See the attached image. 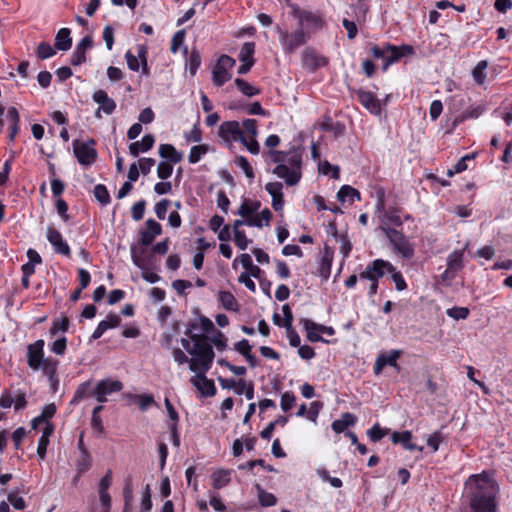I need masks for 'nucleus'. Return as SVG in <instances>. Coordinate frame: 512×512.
<instances>
[{
	"label": "nucleus",
	"mask_w": 512,
	"mask_h": 512,
	"mask_svg": "<svg viewBox=\"0 0 512 512\" xmlns=\"http://www.w3.org/2000/svg\"><path fill=\"white\" fill-rule=\"evenodd\" d=\"M466 487L470 512H497L499 487L488 473L470 476Z\"/></svg>",
	"instance_id": "nucleus-1"
},
{
	"label": "nucleus",
	"mask_w": 512,
	"mask_h": 512,
	"mask_svg": "<svg viewBox=\"0 0 512 512\" xmlns=\"http://www.w3.org/2000/svg\"><path fill=\"white\" fill-rule=\"evenodd\" d=\"M268 156L274 164L273 174L285 181L288 186L296 185L302 177V152L292 147L288 151L270 150Z\"/></svg>",
	"instance_id": "nucleus-2"
},
{
	"label": "nucleus",
	"mask_w": 512,
	"mask_h": 512,
	"mask_svg": "<svg viewBox=\"0 0 512 512\" xmlns=\"http://www.w3.org/2000/svg\"><path fill=\"white\" fill-rule=\"evenodd\" d=\"M185 335L190 337L194 343L190 355L193 357L190 359V370L198 371L199 368H203L204 371H209L215 354L212 345L208 342L207 336L203 334H192L191 330H187Z\"/></svg>",
	"instance_id": "nucleus-3"
},
{
	"label": "nucleus",
	"mask_w": 512,
	"mask_h": 512,
	"mask_svg": "<svg viewBox=\"0 0 512 512\" xmlns=\"http://www.w3.org/2000/svg\"><path fill=\"white\" fill-rule=\"evenodd\" d=\"M395 270V267L387 260L375 259L369 263L365 270L359 274V279L369 281L368 296L373 297L378 290L379 279L385 274Z\"/></svg>",
	"instance_id": "nucleus-4"
},
{
	"label": "nucleus",
	"mask_w": 512,
	"mask_h": 512,
	"mask_svg": "<svg viewBox=\"0 0 512 512\" xmlns=\"http://www.w3.org/2000/svg\"><path fill=\"white\" fill-rule=\"evenodd\" d=\"M380 229L385 233L395 252L400 254L405 259H410L413 257L414 248L409 242L408 238L401 231L384 226H380Z\"/></svg>",
	"instance_id": "nucleus-5"
},
{
	"label": "nucleus",
	"mask_w": 512,
	"mask_h": 512,
	"mask_svg": "<svg viewBox=\"0 0 512 512\" xmlns=\"http://www.w3.org/2000/svg\"><path fill=\"white\" fill-rule=\"evenodd\" d=\"M278 33L282 49L286 53H294L299 47L305 45L310 38L309 32L300 27L293 32L278 29Z\"/></svg>",
	"instance_id": "nucleus-6"
},
{
	"label": "nucleus",
	"mask_w": 512,
	"mask_h": 512,
	"mask_svg": "<svg viewBox=\"0 0 512 512\" xmlns=\"http://www.w3.org/2000/svg\"><path fill=\"white\" fill-rule=\"evenodd\" d=\"M377 203L375 205L376 214L381 220V226L390 227L389 223H393L396 226H401L403 224V220L399 214V210L396 208H391L389 210L385 209V201H384V191L379 190L377 192Z\"/></svg>",
	"instance_id": "nucleus-7"
},
{
	"label": "nucleus",
	"mask_w": 512,
	"mask_h": 512,
	"mask_svg": "<svg viewBox=\"0 0 512 512\" xmlns=\"http://www.w3.org/2000/svg\"><path fill=\"white\" fill-rule=\"evenodd\" d=\"M292 15L298 19L299 27L303 30L308 28L321 29L324 26L322 17L310 11L302 10L297 5H290Z\"/></svg>",
	"instance_id": "nucleus-8"
},
{
	"label": "nucleus",
	"mask_w": 512,
	"mask_h": 512,
	"mask_svg": "<svg viewBox=\"0 0 512 512\" xmlns=\"http://www.w3.org/2000/svg\"><path fill=\"white\" fill-rule=\"evenodd\" d=\"M94 145L95 142L93 140L89 142H79L75 140L73 142L74 155L81 165L90 166L96 160L97 151Z\"/></svg>",
	"instance_id": "nucleus-9"
},
{
	"label": "nucleus",
	"mask_w": 512,
	"mask_h": 512,
	"mask_svg": "<svg viewBox=\"0 0 512 512\" xmlns=\"http://www.w3.org/2000/svg\"><path fill=\"white\" fill-rule=\"evenodd\" d=\"M123 384L119 380H113L110 378L99 381L93 390V396L100 403L107 402V396L121 391Z\"/></svg>",
	"instance_id": "nucleus-10"
},
{
	"label": "nucleus",
	"mask_w": 512,
	"mask_h": 512,
	"mask_svg": "<svg viewBox=\"0 0 512 512\" xmlns=\"http://www.w3.org/2000/svg\"><path fill=\"white\" fill-rule=\"evenodd\" d=\"M195 375L191 377L190 382L197 390L205 397H211L216 394V387L213 380L206 377L208 371H204L203 368H199L198 371H193Z\"/></svg>",
	"instance_id": "nucleus-11"
},
{
	"label": "nucleus",
	"mask_w": 512,
	"mask_h": 512,
	"mask_svg": "<svg viewBox=\"0 0 512 512\" xmlns=\"http://www.w3.org/2000/svg\"><path fill=\"white\" fill-rule=\"evenodd\" d=\"M44 340L39 339L27 347V363L32 370H39L46 359L44 357Z\"/></svg>",
	"instance_id": "nucleus-12"
},
{
	"label": "nucleus",
	"mask_w": 512,
	"mask_h": 512,
	"mask_svg": "<svg viewBox=\"0 0 512 512\" xmlns=\"http://www.w3.org/2000/svg\"><path fill=\"white\" fill-rule=\"evenodd\" d=\"M243 134L240 124L237 121H225L219 126L218 135L227 143L240 141Z\"/></svg>",
	"instance_id": "nucleus-13"
},
{
	"label": "nucleus",
	"mask_w": 512,
	"mask_h": 512,
	"mask_svg": "<svg viewBox=\"0 0 512 512\" xmlns=\"http://www.w3.org/2000/svg\"><path fill=\"white\" fill-rule=\"evenodd\" d=\"M303 67L311 72L324 67L328 64V60L323 55H320L312 48H306L302 52Z\"/></svg>",
	"instance_id": "nucleus-14"
},
{
	"label": "nucleus",
	"mask_w": 512,
	"mask_h": 512,
	"mask_svg": "<svg viewBox=\"0 0 512 512\" xmlns=\"http://www.w3.org/2000/svg\"><path fill=\"white\" fill-rule=\"evenodd\" d=\"M413 53L412 46L402 45V46H394L391 44H387V55H385V61L382 69L386 71L388 67L398 62L402 57L406 55H410Z\"/></svg>",
	"instance_id": "nucleus-15"
},
{
	"label": "nucleus",
	"mask_w": 512,
	"mask_h": 512,
	"mask_svg": "<svg viewBox=\"0 0 512 512\" xmlns=\"http://www.w3.org/2000/svg\"><path fill=\"white\" fill-rule=\"evenodd\" d=\"M402 352L400 350H392L389 353H380L374 363L373 371L375 375H379L385 366L398 368L397 360L400 358Z\"/></svg>",
	"instance_id": "nucleus-16"
},
{
	"label": "nucleus",
	"mask_w": 512,
	"mask_h": 512,
	"mask_svg": "<svg viewBox=\"0 0 512 512\" xmlns=\"http://www.w3.org/2000/svg\"><path fill=\"white\" fill-rule=\"evenodd\" d=\"M47 240L53 246L56 253L70 257L71 250L61 233L53 227L47 228Z\"/></svg>",
	"instance_id": "nucleus-17"
},
{
	"label": "nucleus",
	"mask_w": 512,
	"mask_h": 512,
	"mask_svg": "<svg viewBox=\"0 0 512 512\" xmlns=\"http://www.w3.org/2000/svg\"><path fill=\"white\" fill-rule=\"evenodd\" d=\"M359 102L372 114L380 115L382 113V106L380 100L376 95L370 91L359 89L357 91Z\"/></svg>",
	"instance_id": "nucleus-18"
},
{
	"label": "nucleus",
	"mask_w": 512,
	"mask_h": 512,
	"mask_svg": "<svg viewBox=\"0 0 512 512\" xmlns=\"http://www.w3.org/2000/svg\"><path fill=\"white\" fill-rule=\"evenodd\" d=\"M161 233V225L154 219H148L145 223V229L140 232V243L143 246H149Z\"/></svg>",
	"instance_id": "nucleus-19"
},
{
	"label": "nucleus",
	"mask_w": 512,
	"mask_h": 512,
	"mask_svg": "<svg viewBox=\"0 0 512 512\" xmlns=\"http://www.w3.org/2000/svg\"><path fill=\"white\" fill-rule=\"evenodd\" d=\"M92 45L93 40L90 36L83 37L71 55V64L78 66L84 63L86 61V50L91 48Z\"/></svg>",
	"instance_id": "nucleus-20"
},
{
	"label": "nucleus",
	"mask_w": 512,
	"mask_h": 512,
	"mask_svg": "<svg viewBox=\"0 0 512 512\" xmlns=\"http://www.w3.org/2000/svg\"><path fill=\"white\" fill-rule=\"evenodd\" d=\"M283 185L280 182H269L265 185V190L272 198V207L275 211H280L283 208Z\"/></svg>",
	"instance_id": "nucleus-21"
},
{
	"label": "nucleus",
	"mask_w": 512,
	"mask_h": 512,
	"mask_svg": "<svg viewBox=\"0 0 512 512\" xmlns=\"http://www.w3.org/2000/svg\"><path fill=\"white\" fill-rule=\"evenodd\" d=\"M92 99L99 104V108L107 115H110L116 109V102L108 96L104 90H97L93 93Z\"/></svg>",
	"instance_id": "nucleus-22"
},
{
	"label": "nucleus",
	"mask_w": 512,
	"mask_h": 512,
	"mask_svg": "<svg viewBox=\"0 0 512 512\" xmlns=\"http://www.w3.org/2000/svg\"><path fill=\"white\" fill-rule=\"evenodd\" d=\"M412 433L410 431L394 432L391 435V440L394 444H401L404 449L413 451H423L422 446H417L411 442Z\"/></svg>",
	"instance_id": "nucleus-23"
},
{
	"label": "nucleus",
	"mask_w": 512,
	"mask_h": 512,
	"mask_svg": "<svg viewBox=\"0 0 512 512\" xmlns=\"http://www.w3.org/2000/svg\"><path fill=\"white\" fill-rule=\"evenodd\" d=\"M300 324L303 325V328L305 329L307 334V339L310 342L328 343V341L321 336V332L319 331V326L317 323L313 322L312 320L302 318L300 320Z\"/></svg>",
	"instance_id": "nucleus-24"
},
{
	"label": "nucleus",
	"mask_w": 512,
	"mask_h": 512,
	"mask_svg": "<svg viewBox=\"0 0 512 512\" xmlns=\"http://www.w3.org/2000/svg\"><path fill=\"white\" fill-rule=\"evenodd\" d=\"M155 143V139L153 135L146 134L143 136L141 141L133 142L129 145V153L137 157L140 152H147L149 151Z\"/></svg>",
	"instance_id": "nucleus-25"
},
{
	"label": "nucleus",
	"mask_w": 512,
	"mask_h": 512,
	"mask_svg": "<svg viewBox=\"0 0 512 512\" xmlns=\"http://www.w3.org/2000/svg\"><path fill=\"white\" fill-rule=\"evenodd\" d=\"M357 422L355 415L349 412H345L337 420H334L331 424V428L335 433H343L348 427L354 426Z\"/></svg>",
	"instance_id": "nucleus-26"
},
{
	"label": "nucleus",
	"mask_w": 512,
	"mask_h": 512,
	"mask_svg": "<svg viewBox=\"0 0 512 512\" xmlns=\"http://www.w3.org/2000/svg\"><path fill=\"white\" fill-rule=\"evenodd\" d=\"M271 219V211L265 208L260 213L257 212L253 216L248 217L246 226L262 228L263 226H269Z\"/></svg>",
	"instance_id": "nucleus-27"
},
{
	"label": "nucleus",
	"mask_w": 512,
	"mask_h": 512,
	"mask_svg": "<svg viewBox=\"0 0 512 512\" xmlns=\"http://www.w3.org/2000/svg\"><path fill=\"white\" fill-rule=\"evenodd\" d=\"M158 152L162 158L167 159V162L172 164H177L183 159V154L177 151L171 144H161Z\"/></svg>",
	"instance_id": "nucleus-28"
},
{
	"label": "nucleus",
	"mask_w": 512,
	"mask_h": 512,
	"mask_svg": "<svg viewBox=\"0 0 512 512\" xmlns=\"http://www.w3.org/2000/svg\"><path fill=\"white\" fill-rule=\"evenodd\" d=\"M261 208V202L257 200H251V199H243L237 214L241 216L242 218L248 219V217L253 216L254 213H257L259 209Z\"/></svg>",
	"instance_id": "nucleus-29"
},
{
	"label": "nucleus",
	"mask_w": 512,
	"mask_h": 512,
	"mask_svg": "<svg viewBox=\"0 0 512 512\" xmlns=\"http://www.w3.org/2000/svg\"><path fill=\"white\" fill-rule=\"evenodd\" d=\"M59 361L52 358L47 357L42 363L40 369L43 370L44 375H46L51 383H57V369H58Z\"/></svg>",
	"instance_id": "nucleus-30"
},
{
	"label": "nucleus",
	"mask_w": 512,
	"mask_h": 512,
	"mask_svg": "<svg viewBox=\"0 0 512 512\" xmlns=\"http://www.w3.org/2000/svg\"><path fill=\"white\" fill-rule=\"evenodd\" d=\"M68 28H61L55 37V48L60 51H67L71 48L72 38Z\"/></svg>",
	"instance_id": "nucleus-31"
},
{
	"label": "nucleus",
	"mask_w": 512,
	"mask_h": 512,
	"mask_svg": "<svg viewBox=\"0 0 512 512\" xmlns=\"http://www.w3.org/2000/svg\"><path fill=\"white\" fill-rule=\"evenodd\" d=\"M212 485L214 489H221L229 484L231 480V471L218 469L211 474Z\"/></svg>",
	"instance_id": "nucleus-32"
},
{
	"label": "nucleus",
	"mask_w": 512,
	"mask_h": 512,
	"mask_svg": "<svg viewBox=\"0 0 512 512\" xmlns=\"http://www.w3.org/2000/svg\"><path fill=\"white\" fill-rule=\"evenodd\" d=\"M218 300L222 306L229 311H238L239 304L234 295L229 291H220L218 293Z\"/></svg>",
	"instance_id": "nucleus-33"
},
{
	"label": "nucleus",
	"mask_w": 512,
	"mask_h": 512,
	"mask_svg": "<svg viewBox=\"0 0 512 512\" xmlns=\"http://www.w3.org/2000/svg\"><path fill=\"white\" fill-rule=\"evenodd\" d=\"M355 198L360 200V193L349 185H343L337 193V199L342 203L346 201L353 203Z\"/></svg>",
	"instance_id": "nucleus-34"
},
{
	"label": "nucleus",
	"mask_w": 512,
	"mask_h": 512,
	"mask_svg": "<svg viewBox=\"0 0 512 512\" xmlns=\"http://www.w3.org/2000/svg\"><path fill=\"white\" fill-rule=\"evenodd\" d=\"M92 466V457L89 453V451H84L83 453H80L76 462V472H78V476H82L84 473H86Z\"/></svg>",
	"instance_id": "nucleus-35"
},
{
	"label": "nucleus",
	"mask_w": 512,
	"mask_h": 512,
	"mask_svg": "<svg viewBox=\"0 0 512 512\" xmlns=\"http://www.w3.org/2000/svg\"><path fill=\"white\" fill-rule=\"evenodd\" d=\"M488 67L487 60H481L477 63V65L472 70V77L475 83L478 85H483L486 81L487 74L486 69Z\"/></svg>",
	"instance_id": "nucleus-36"
},
{
	"label": "nucleus",
	"mask_w": 512,
	"mask_h": 512,
	"mask_svg": "<svg viewBox=\"0 0 512 512\" xmlns=\"http://www.w3.org/2000/svg\"><path fill=\"white\" fill-rule=\"evenodd\" d=\"M464 249L453 251L447 259V266L458 272L463 268Z\"/></svg>",
	"instance_id": "nucleus-37"
},
{
	"label": "nucleus",
	"mask_w": 512,
	"mask_h": 512,
	"mask_svg": "<svg viewBox=\"0 0 512 512\" xmlns=\"http://www.w3.org/2000/svg\"><path fill=\"white\" fill-rule=\"evenodd\" d=\"M254 487L258 493L259 503L263 507H270L276 504L277 499L272 493L265 491L260 484H255Z\"/></svg>",
	"instance_id": "nucleus-38"
},
{
	"label": "nucleus",
	"mask_w": 512,
	"mask_h": 512,
	"mask_svg": "<svg viewBox=\"0 0 512 512\" xmlns=\"http://www.w3.org/2000/svg\"><path fill=\"white\" fill-rule=\"evenodd\" d=\"M90 386H91V382L90 381H87V382H84V383L80 384L78 386L77 390L75 391V394H74L73 398L71 399L70 404L71 405H76L82 399H84V398H86V397H88L90 395H93V391H91Z\"/></svg>",
	"instance_id": "nucleus-39"
},
{
	"label": "nucleus",
	"mask_w": 512,
	"mask_h": 512,
	"mask_svg": "<svg viewBox=\"0 0 512 512\" xmlns=\"http://www.w3.org/2000/svg\"><path fill=\"white\" fill-rule=\"evenodd\" d=\"M208 150H209V147L206 144H200V145L193 146L190 149V153L188 156L189 163H191V164L198 163L201 160V158L208 152Z\"/></svg>",
	"instance_id": "nucleus-40"
},
{
	"label": "nucleus",
	"mask_w": 512,
	"mask_h": 512,
	"mask_svg": "<svg viewBox=\"0 0 512 512\" xmlns=\"http://www.w3.org/2000/svg\"><path fill=\"white\" fill-rule=\"evenodd\" d=\"M230 78L231 75L227 70L215 65L212 71V81L216 86L220 87L224 85Z\"/></svg>",
	"instance_id": "nucleus-41"
},
{
	"label": "nucleus",
	"mask_w": 512,
	"mask_h": 512,
	"mask_svg": "<svg viewBox=\"0 0 512 512\" xmlns=\"http://www.w3.org/2000/svg\"><path fill=\"white\" fill-rule=\"evenodd\" d=\"M201 65V56L197 50H192L190 55L186 60V66L189 69V72L192 76H194Z\"/></svg>",
	"instance_id": "nucleus-42"
},
{
	"label": "nucleus",
	"mask_w": 512,
	"mask_h": 512,
	"mask_svg": "<svg viewBox=\"0 0 512 512\" xmlns=\"http://www.w3.org/2000/svg\"><path fill=\"white\" fill-rule=\"evenodd\" d=\"M255 43L245 42L240 50L239 59L241 62H252L254 63Z\"/></svg>",
	"instance_id": "nucleus-43"
},
{
	"label": "nucleus",
	"mask_w": 512,
	"mask_h": 512,
	"mask_svg": "<svg viewBox=\"0 0 512 512\" xmlns=\"http://www.w3.org/2000/svg\"><path fill=\"white\" fill-rule=\"evenodd\" d=\"M235 85L244 95L249 97L260 93L259 89L255 88L250 83L241 78L235 79Z\"/></svg>",
	"instance_id": "nucleus-44"
},
{
	"label": "nucleus",
	"mask_w": 512,
	"mask_h": 512,
	"mask_svg": "<svg viewBox=\"0 0 512 512\" xmlns=\"http://www.w3.org/2000/svg\"><path fill=\"white\" fill-rule=\"evenodd\" d=\"M70 321L67 317H62L53 321L49 329L51 336H55L58 332H66L69 328Z\"/></svg>",
	"instance_id": "nucleus-45"
},
{
	"label": "nucleus",
	"mask_w": 512,
	"mask_h": 512,
	"mask_svg": "<svg viewBox=\"0 0 512 512\" xmlns=\"http://www.w3.org/2000/svg\"><path fill=\"white\" fill-rule=\"evenodd\" d=\"M37 57L41 60L48 59L56 54L55 49L47 42H41L36 50Z\"/></svg>",
	"instance_id": "nucleus-46"
},
{
	"label": "nucleus",
	"mask_w": 512,
	"mask_h": 512,
	"mask_svg": "<svg viewBox=\"0 0 512 512\" xmlns=\"http://www.w3.org/2000/svg\"><path fill=\"white\" fill-rule=\"evenodd\" d=\"M94 196L102 205H107L110 202V195L105 185L97 184L94 187Z\"/></svg>",
	"instance_id": "nucleus-47"
},
{
	"label": "nucleus",
	"mask_w": 512,
	"mask_h": 512,
	"mask_svg": "<svg viewBox=\"0 0 512 512\" xmlns=\"http://www.w3.org/2000/svg\"><path fill=\"white\" fill-rule=\"evenodd\" d=\"M246 149L253 155H257L260 151L259 144L256 140V136H245L243 134L242 139L240 141Z\"/></svg>",
	"instance_id": "nucleus-48"
},
{
	"label": "nucleus",
	"mask_w": 512,
	"mask_h": 512,
	"mask_svg": "<svg viewBox=\"0 0 512 512\" xmlns=\"http://www.w3.org/2000/svg\"><path fill=\"white\" fill-rule=\"evenodd\" d=\"M389 433V429L381 428L379 424H374L367 432L369 438L373 442H377Z\"/></svg>",
	"instance_id": "nucleus-49"
},
{
	"label": "nucleus",
	"mask_w": 512,
	"mask_h": 512,
	"mask_svg": "<svg viewBox=\"0 0 512 512\" xmlns=\"http://www.w3.org/2000/svg\"><path fill=\"white\" fill-rule=\"evenodd\" d=\"M485 111V107L478 105L474 108L465 110L458 118V121L463 122L466 119H476Z\"/></svg>",
	"instance_id": "nucleus-50"
},
{
	"label": "nucleus",
	"mask_w": 512,
	"mask_h": 512,
	"mask_svg": "<svg viewBox=\"0 0 512 512\" xmlns=\"http://www.w3.org/2000/svg\"><path fill=\"white\" fill-rule=\"evenodd\" d=\"M172 173H173L172 163H169L167 161H161L158 164L157 175L160 179L166 180L172 175Z\"/></svg>",
	"instance_id": "nucleus-51"
},
{
	"label": "nucleus",
	"mask_w": 512,
	"mask_h": 512,
	"mask_svg": "<svg viewBox=\"0 0 512 512\" xmlns=\"http://www.w3.org/2000/svg\"><path fill=\"white\" fill-rule=\"evenodd\" d=\"M446 313L454 320H461L469 316V309L467 307H452L447 309Z\"/></svg>",
	"instance_id": "nucleus-52"
},
{
	"label": "nucleus",
	"mask_w": 512,
	"mask_h": 512,
	"mask_svg": "<svg viewBox=\"0 0 512 512\" xmlns=\"http://www.w3.org/2000/svg\"><path fill=\"white\" fill-rule=\"evenodd\" d=\"M235 163L237 164V166L239 168H241L245 175L249 178V179H253L254 178V171H253V168L252 166L250 165L249 161L247 160L246 157L244 156H238L235 160Z\"/></svg>",
	"instance_id": "nucleus-53"
},
{
	"label": "nucleus",
	"mask_w": 512,
	"mask_h": 512,
	"mask_svg": "<svg viewBox=\"0 0 512 512\" xmlns=\"http://www.w3.org/2000/svg\"><path fill=\"white\" fill-rule=\"evenodd\" d=\"M331 265H332V258L325 255L321 259L320 268H319V275L324 279L327 280L331 273Z\"/></svg>",
	"instance_id": "nucleus-54"
},
{
	"label": "nucleus",
	"mask_w": 512,
	"mask_h": 512,
	"mask_svg": "<svg viewBox=\"0 0 512 512\" xmlns=\"http://www.w3.org/2000/svg\"><path fill=\"white\" fill-rule=\"evenodd\" d=\"M295 400H296V397L293 392L288 391V392L283 393L281 396V403H280L281 409L284 412L289 411L295 404Z\"/></svg>",
	"instance_id": "nucleus-55"
},
{
	"label": "nucleus",
	"mask_w": 512,
	"mask_h": 512,
	"mask_svg": "<svg viewBox=\"0 0 512 512\" xmlns=\"http://www.w3.org/2000/svg\"><path fill=\"white\" fill-rule=\"evenodd\" d=\"M9 503L17 510H24L26 508V502L23 497L18 495V492L12 491L8 494Z\"/></svg>",
	"instance_id": "nucleus-56"
},
{
	"label": "nucleus",
	"mask_w": 512,
	"mask_h": 512,
	"mask_svg": "<svg viewBox=\"0 0 512 512\" xmlns=\"http://www.w3.org/2000/svg\"><path fill=\"white\" fill-rule=\"evenodd\" d=\"M145 206H146L145 200H139L138 202L133 204V206L131 208V216H132L133 220L140 221L143 218L144 212H145Z\"/></svg>",
	"instance_id": "nucleus-57"
},
{
	"label": "nucleus",
	"mask_w": 512,
	"mask_h": 512,
	"mask_svg": "<svg viewBox=\"0 0 512 512\" xmlns=\"http://www.w3.org/2000/svg\"><path fill=\"white\" fill-rule=\"evenodd\" d=\"M152 509L151 492L149 485H146L141 500V508L139 512H150Z\"/></svg>",
	"instance_id": "nucleus-58"
},
{
	"label": "nucleus",
	"mask_w": 512,
	"mask_h": 512,
	"mask_svg": "<svg viewBox=\"0 0 512 512\" xmlns=\"http://www.w3.org/2000/svg\"><path fill=\"white\" fill-rule=\"evenodd\" d=\"M137 55L136 57L141 61L142 65V74H148V65H147V47L145 45H137Z\"/></svg>",
	"instance_id": "nucleus-59"
},
{
	"label": "nucleus",
	"mask_w": 512,
	"mask_h": 512,
	"mask_svg": "<svg viewBox=\"0 0 512 512\" xmlns=\"http://www.w3.org/2000/svg\"><path fill=\"white\" fill-rule=\"evenodd\" d=\"M67 348V339L66 337L62 336L55 340L51 346L50 350L55 353L56 355H63Z\"/></svg>",
	"instance_id": "nucleus-60"
},
{
	"label": "nucleus",
	"mask_w": 512,
	"mask_h": 512,
	"mask_svg": "<svg viewBox=\"0 0 512 512\" xmlns=\"http://www.w3.org/2000/svg\"><path fill=\"white\" fill-rule=\"evenodd\" d=\"M242 127L245 136H257V121L255 119H245L242 122Z\"/></svg>",
	"instance_id": "nucleus-61"
},
{
	"label": "nucleus",
	"mask_w": 512,
	"mask_h": 512,
	"mask_svg": "<svg viewBox=\"0 0 512 512\" xmlns=\"http://www.w3.org/2000/svg\"><path fill=\"white\" fill-rule=\"evenodd\" d=\"M184 39H185V30L184 29L177 31L173 35L172 40H171V47H170V50L172 53H176L178 51L179 47L183 44Z\"/></svg>",
	"instance_id": "nucleus-62"
},
{
	"label": "nucleus",
	"mask_w": 512,
	"mask_h": 512,
	"mask_svg": "<svg viewBox=\"0 0 512 512\" xmlns=\"http://www.w3.org/2000/svg\"><path fill=\"white\" fill-rule=\"evenodd\" d=\"M170 203L171 202L168 199H162L156 203L154 209H155V213H156V216L158 217V219H160V220L165 219Z\"/></svg>",
	"instance_id": "nucleus-63"
},
{
	"label": "nucleus",
	"mask_w": 512,
	"mask_h": 512,
	"mask_svg": "<svg viewBox=\"0 0 512 512\" xmlns=\"http://www.w3.org/2000/svg\"><path fill=\"white\" fill-rule=\"evenodd\" d=\"M389 274H391V279L395 283V288L398 291H403L407 288L406 281L404 280L402 274L399 271L395 269L391 271Z\"/></svg>",
	"instance_id": "nucleus-64"
}]
</instances>
